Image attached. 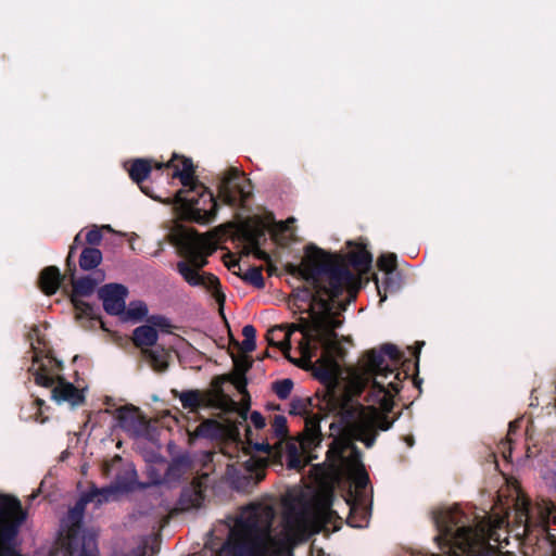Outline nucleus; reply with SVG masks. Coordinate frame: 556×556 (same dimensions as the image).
Here are the masks:
<instances>
[{
  "mask_svg": "<svg viewBox=\"0 0 556 556\" xmlns=\"http://www.w3.org/2000/svg\"><path fill=\"white\" fill-rule=\"evenodd\" d=\"M305 285L292 291L290 303L300 314L294 326L302 333L299 342L301 358L311 362L320 349L321 354L315 367V377L324 383L337 381L343 356V349L337 342L336 329L341 326L338 319L346 303L336 299L344 291L349 298L357 289L358 279L342 263L339 256L311 245L296 268Z\"/></svg>",
  "mask_w": 556,
  "mask_h": 556,
  "instance_id": "f257e3e1",
  "label": "nucleus"
},
{
  "mask_svg": "<svg viewBox=\"0 0 556 556\" xmlns=\"http://www.w3.org/2000/svg\"><path fill=\"white\" fill-rule=\"evenodd\" d=\"M433 521L438 530L435 542L443 552L433 556H486L490 541L508 544L509 534L520 540L533 528L545 531L549 522L556 523V505L541 498L531 506L518 495L511 507L496 504L492 514L482 517L453 506L433 511Z\"/></svg>",
  "mask_w": 556,
  "mask_h": 556,
  "instance_id": "f03ea898",
  "label": "nucleus"
},
{
  "mask_svg": "<svg viewBox=\"0 0 556 556\" xmlns=\"http://www.w3.org/2000/svg\"><path fill=\"white\" fill-rule=\"evenodd\" d=\"M327 504L311 508L302 503L285 507L281 529H273L276 511L268 504H251L228 525V538L223 544L226 556H292L298 541L306 540L333 516Z\"/></svg>",
  "mask_w": 556,
  "mask_h": 556,
  "instance_id": "7ed1b4c3",
  "label": "nucleus"
},
{
  "mask_svg": "<svg viewBox=\"0 0 556 556\" xmlns=\"http://www.w3.org/2000/svg\"><path fill=\"white\" fill-rule=\"evenodd\" d=\"M379 377L375 378L372 384V405L364 406L358 401L336 396H330L324 403V407L338 416V420L331 425V430H337L338 437L333 439L328 456L353 476L357 489H365L369 478L362 463V453L354 442L359 441L370 448L379 431L392 427L394 419L389 418V413L393 408L394 395L401 390L399 376L388 383Z\"/></svg>",
  "mask_w": 556,
  "mask_h": 556,
  "instance_id": "20e7f679",
  "label": "nucleus"
},
{
  "mask_svg": "<svg viewBox=\"0 0 556 556\" xmlns=\"http://www.w3.org/2000/svg\"><path fill=\"white\" fill-rule=\"evenodd\" d=\"M401 361L402 353L396 345L386 343L380 348V350H371L366 353L361 370L355 372L351 378L349 390L343 392H337L334 389L328 390L323 399L316 400V404H313L312 401L308 400L293 399L290 404V414L292 415L307 414L308 405L318 406L320 413H323V416L319 414H309L305 417V426L299 441L302 451L309 454L320 444V420L323 417L330 415L334 417L330 426L338 420V416L334 413H331L328 408L324 407V403L327 399L336 396L356 401L354 396H358L366 389H369L366 399L372 404L370 395L375 378L379 375V379L388 383L390 380H394V376H399V381L401 382L402 372L397 370V365Z\"/></svg>",
  "mask_w": 556,
  "mask_h": 556,
  "instance_id": "39448f33",
  "label": "nucleus"
},
{
  "mask_svg": "<svg viewBox=\"0 0 556 556\" xmlns=\"http://www.w3.org/2000/svg\"><path fill=\"white\" fill-rule=\"evenodd\" d=\"M179 250L186 258L176 265L178 274L191 287H203L211 291L218 302H224V294L219 291V280L216 276L200 270L207 265V257L216 250V243L207 235L187 231L180 236Z\"/></svg>",
  "mask_w": 556,
  "mask_h": 556,
  "instance_id": "423d86ee",
  "label": "nucleus"
},
{
  "mask_svg": "<svg viewBox=\"0 0 556 556\" xmlns=\"http://www.w3.org/2000/svg\"><path fill=\"white\" fill-rule=\"evenodd\" d=\"M167 166L174 168L173 177L179 178L184 187L175 194V203L179 205L181 215L201 225L213 223L217 203L213 193L195 180L192 161L182 157L176 163L174 157Z\"/></svg>",
  "mask_w": 556,
  "mask_h": 556,
  "instance_id": "0eeeda50",
  "label": "nucleus"
},
{
  "mask_svg": "<svg viewBox=\"0 0 556 556\" xmlns=\"http://www.w3.org/2000/svg\"><path fill=\"white\" fill-rule=\"evenodd\" d=\"M105 486L91 488L85 492L62 520L63 548L58 556H98L97 538L83 527L87 504L94 502L96 507L116 498L117 493H105Z\"/></svg>",
  "mask_w": 556,
  "mask_h": 556,
  "instance_id": "6e6552de",
  "label": "nucleus"
},
{
  "mask_svg": "<svg viewBox=\"0 0 556 556\" xmlns=\"http://www.w3.org/2000/svg\"><path fill=\"white\" fill-rule=\"evenodd\" d=\"M61 364L50 356H39L35 352L34 362L29 371L34 376L36 384L51 388V399L58 403H67L72 407L79 406L85 401L81 390L73 383L66 382L59 377Z\"/></svg>",
  "mask_w": 556,
  "mask_h": 556,
  "instance_id": "1a4fd4ad",
  "label": "nucleus"
},
{
  "mask_svg": "<svg viewBox=\"0 0 556 556\" xmlns=\"http://www.w3.org/2000/svg\"><path fill=\"white\" fill-rule=\"evenodd\" d=\"M218 194L228 205L243 206L252 194L251 181L238 169L231 168L220 179Z\"/></svg>",
  "mask_w": 556,
  "mask_h": 556,
  "instance_id": "9d476101",
  "label": "nucleus"
},
{
  "mask_svg": "<svg viewBox=\"0 0 556 556\" xmlns=\"http://www.w3.org/2000/svg\"><path fill=\"white\" fill-rule=\"evenodd\" d=\"M267 464V458L250 455L243 463L244 472L233 478V488L240 492L252 491L265 478Z\"/></svg>",
  "mask_w": 556,
  "mask_h": 556,
  "instance_id": "9b49d317",
  "label": "nucleus"
},
{
  "mask_svg": "<svg viewBox=\"0 0 556 556\" xmlns=\"http://www.w3.org/2000/svg\"><path fill=\"white\" fill-rule=\"evenodd\" d=\"M127 295V288L119 283H108L99 290L103 308L110 315L117 316L125 313Z\"/></svg>",
  "mask_w": 556,
  "mask_h": 556,
  "instance_id": "f8f14e48",
  "label": "nucleus"
},
{
  "mask_svg": "<svg viewBox=\"0 0 556 556\" xmlns=\"http://www.w3.org/2000/svg\"><path fill=\"white\" fill-rule=\"evenodd\" d=\"M271 437L277 439V442L270 444L268 441L250 443L251 448L255 453L270 454L274 446L280 447L283 440L288 435L287 418L283 415H275L270 424Z\"/></svg>",
  "mask_w": 556,
  "mask_h": 556,
  "instance_id": "ddd939ff",
  "label": "nucleus"
},
{
  "mask_svg": "<svg viewBox=\"0 0 556 556\" xmlns=\"http://www.w3.org/2000/svg\"><path fill=\"white\" fill-rule=\"evenodd\" d=\"M137 472L132 467H128L122 475H117L115 481L105 486V493H117V495L134 491L141 483L136 480Z\"/></svg>",
  "mask_w": 556,
  "mask_h": 556,
  "instance_id": "4468645a",
  "label": "nucleus"
},
{
  "mask_svg": "<svg viewBox=\"0 0 556 556\" xmlns=\"http://www.w3.org/2000/svg\"><path fill=\"white\" fill-rule=\"evenodd\" d=\"M160 466L163 468L165 484L178 482L185 475L189 467L188 457L180 456L167 463L165 459L160 460Z\"/></svg>",
  "mask_w": 556,
  "mask_h": 556,
  "instance_id": "2eb2a0df",
  "label": "nucleus"
},
{
  "mask_svg": "<svg viewBox=\"0 0 556 556\" xmlns=\"http://www.w3.org/2000/svg\"><path fill=\"white\" fill-rule=\"evenodd\" d=\"M172 393L179 400L181 407L190 413H197L200 408H204L205 392L191 389L185 391L173 390Z\"/></svg>",
  "mask_w": 556,
  "mask_h": 556,
  "instance_id": "dca6fc26",
  "label": "nucleus"
},
{
  "mask_svg": "<svg viewBox=\"0 0 556 556\" xmlns=\"http://www.w3.org/2000/svg\"><path fill=\"white\" fill-rule=\"evenodd\" d=\"M117 421L118 426L132 437H138L142 432V422L126 407L117 410Z\"/></svg>",
  "mask_w": 556,
  "mask_h": 556,
  "instance_id": "f3484780",
  "label": "nucleus"
},
{
  "mask_svg": "<svg viewBox=\"0 0 556 556\" xmlns=\"http://www.w3.org/2000/svg\"><path fill=\"white\" fill-rule=\"evenodd\" d=\"M61 275L60 270L55 266L46 267L39 278V285L41 290L50 295L56 292L60 286Z\"/></svg>",
  "mask_w": 556,
  "mask_h": 556,
  "instance_id": "a211bd4d",
  "label": "nucleus"
},
{
  "mask_svg": "<svg viewBox=\"0 0 556 556\" xmlns=\"http://www.w3.org/2000/svg\"><path fill=\"white\" fill-rule=\"evenodd\" d=\"M159 339L157 331L150 325L137 327L132 332L134 344L138 348L153 346Z\"/></svg>",
  "mask_w": 556,
  "mask_h": 556,
  "instance_id": "6ab92c4d",
  "label": "nucleus"
},
{
  "mask_svg": "<svg viewBox=\"0 0 556 556\" xmlns=\"http://www.w3.org/2000/svg\"><path fill=\"white\" fill-rule=\"evenodd\" d=\"M204 408H217L225 412L236 410L237 403L223 392H205Z\"/></svg>",
  "mask_w": 556,
  "mask_h": 556,
  "instance_id": "aec40b11",
  "label": "nucleus"
},
{
  "mask_svg": "<svg viewBox=\"0 0 556 556\" xmlns=\"http://www.w3.org/2000/svg\"><path fill=\"white\" fill-rule=\"evenodd\" d=\"M271 225L270 222L266 223L264 220H258L254 225H244L242 232L245 240L252 248H257L260 245V240L265 236V231Z\"/></svg>",
  "mask_w": 556,
  "mask_h": 556,
  "instance_id": "412c9836",
  "label": "nucleus"
},
{
  "mask_svg": "<svg viewBox=\"0 0 556 556\" xmlns=\"http://www.w3.org/2000/svg\"><path fill=\"white\" fill-rule=\"evenodd\" d=\"M203 501L204 495L202 490L198 488H190L182 491L179 498V505L182 510H190L201 507Z\"/></svg>",
  "mask_w": 556,
  "mask_h": 556,
  "instance_id": "4be33fe9",
  "label": "nucleus"
},
{
  "mask_svg": "<svg viewBox=\"0 0 556 556\" xmlns=\"http://www.w3.org/2000/svg\"><path fill=\"white\" fill-rule=\"evenodd\" d=\"M195 434L200 438L215 440L224 434V427L214 419H205L195 429Z\"/></svg>",
  "mask_w": 556,
  "mask_h": 556,
  "instance_id": "5701e85b",
  "label": "nucleus"
},
{
  "mask_svg": "<svg viewBox=\"0 0 556 556\" xmlns=\"http://www.w3.org/2000/svg\"><path fill=\"white\" fill-rule=\"evenodd\" d=\"M144 354L149 364L155 371L163 372L167 369L169 355L163 348L144 351Z\"/></svg>",
  "mask_w": 556,
  "mask_h": 556,
  "instance_id": "b1692460",
  "label": "nucleus"
},
{
  "mask_svg": "<svg viewBox=\"0 0 556 556\" xmlns=\"http://www.w3.org/2000/svg\"><path fill=\"white\" fill-rule=\"evenodd\" d=\"M102 261V253L97 248H85L79 257V266L83 270L96 268Z\"/></svg>",
  "mask_w": 556,
  "mask_h": 556,
  "instance_id": "393cba45",
  "label": "nucleus"
},
{
  "mask_svg": "<svg viewBox=\"0 0 556 556\" xmlns=\"http://www.w3.org/2000/svg\"><path fill=\"white\" fill-rule=\"evenodd\" d=\"M151 173V165L147 160L138 159L134 161L129 168V176L130 178L137 182L140 184L143 180H146Z\"/></svg>",
  "mask_w": 556,
  "mask_h": 556,
  "instance_id": "a878e982",
  "label": "nucleus"
},
{
  "mask_svg": "<svg viewBox=\"0 0 556 556\" xmlns=\"http://www.w3.org/2000/svg\"><path fill=\"white\" fill-rule=\"evenodd\" d=\"M101 279L102 276L99 279H93L90 276H86L80 279L73 280L74 293L83 296L90 295Z\"/></svg>",
  "mask_w": 556,
  "mask_h": 556,
  "instance_id": "bb28decb",
  "label": "nucleus"
},
{
  "mask_svg": "<svg viewBox=\"0 0 556 556\" xmlns=\"http://www.w3.org/2000/svg\"><path fill=\"white\" fill-rule=\"evenodd\" d=\"M348 260L353 267L359 270H366L369 268L372 257L368 251L357 250L350 252L348 254Z\"/></svg>",
  "mask_w": 556,
  "mask_h": 556,
  "instance_id": "cd10ccee",
  "label": "nucleus"
},
{
  "mask_svg": "<svg viewBox=\"0 0 556 556\" xmlns=\"http://www.w3.org/2000/svg\"><path fill=\"white\" fill-rule=\"evenodd\" d=\"M148 314V306L142 301L130 302L127 311L123 315L124 320L138 321Z\"/></svg>",
  "mask_w": 556,
  "mask_h": 556,
  "instance_id": "c85d7f7f",
  "label": "nucleus"
},
{
  "mask_svg": "<svg viewBox=\"0 0 556 556\" xmlns=\"http://www.w3.org/2000/svg\"><path fill=\"white\" fill-rule=\"evenodd\" d=\"M286 463L289 469L301 470L305 466L295 443L286 444Z\"/></svg>",
  "mask_w": 556,
  "mask_h": 556,
  "instance_id": "c756f323",
  "label": "nucleus"
},
{
  "mask_svg": "<svg viewBox=\"0 0 556 556\" xmlns=\"http://www.w3.org/2000/svg\"><path fill=\"white\" fill-rule=\"evenodd\" d=\"M147 475L149 477L148 483H141L140 488H147L149 485H159V484H165L164 471L163 468L160 466V460L155 464L148 465L147 467Z\"/></svg>",
  "mask_w": 556,
  "mask_h": 556,
  "instance_id": "7c9ffc66",
  "label": "nucleus"
},
{
  "mask_svg": "<svg viewBox=\"0 0 556 556\" xmlns=\"http://www.w3.org/2000/svg\"><path fill=\"white\" fill-rule=\"evenodd\" d=\"M243 280L257 289H263L265 287L262 269L258 267L249 268L243 275Z\"/></svg>",
  "mask_w": 556,
  "mask_h": 556,
  "instance_id": "2f4dec72",
  "label": "nucleus"
},
{
  "mask_svg": "<svg viewBox=\"0 0 556 556\" xmlns=\"http://www.w3.org/2000/svg\"><path fill=\"white\" fill-rule=\"evenodd\" d=\"M293 381L289 378L273 383V390L280 400H286L291 394Z\"/></svg>",
  "mask_w": 556,
  "mask_h": 556,
  "instance_id": "473e14b6",
  "label": "nucleus"
},
{
  "mask_svg": "<svg viewBox=\"0 0 556 556\" xmlns=\"http://www.w3.org/2000/svg\"><path fill=\"white\" fill-rule=\"evenodd\" d=\"M378 266L386 273H392L396 268V255L393 253L383 254L378 258Z\"/></svg>",
  "mask_w": 556,
  "mask_h": 556,
  "instance_id": "72a5a7b5",
  "label": "nucleus"
},
{
  "mask_svg": "<svg viewBox=\"0 0 556 556\" xmlns=\"http://www.w3.org/2000/svg\"><path fill=\"white\" fill-rule=\"evenodd\" d=\"M148 321L155 329L159 328L167 331L172 327L169 319L161 315L151 316Z\"/></svg>",
  "mask_w": 556,
  "mask_h": 556,
  "instance_id": "f704fd0d",
  "label": "nucleus"
},
{
  "mask_svg": "<svg viewBox=\"0 0 556 556\" xmlns=\"http://www.w3.org/2000/svg\"><path fill=\"white\" fill-rule=\"evenodd\" d=\"M102 232L101 230L94 226L86 233V241L91 245H99L102 241Z\"/></svg>",
  "mask_w": 556,
  "mask_h": 556,
  "instance_id": "c9c22d12",
  "label": "nucleus"
},
{
  "mask_svg": "<svg viewBox=\"0 0 556 556\" xmlns=\"http://www.w3.org/2000/svg\"><path fill=\"white\" fill-rule=\"evenodd\" d=\"M348 523L354 528H363L367 525L366 515L363 516V519L361 521H357L356 520V509L354 507H352L351 514L348 517Z\"/></svg>",
  "mask_w": 556,
  "mask_h": 556,
  "instance_id": "e433bc0d",
  "label": "nucleus"
},
{
  "mask_svg": "<svg viewBox=\"0 0 556 556\" xmlns=\"http://www.w3.org/2000/svg\"><path fill=\"white\" fill-rule=\"evenodd\" d=\"M250 421L256 429H263L266 425L265 418L257 410H253L250 414Z\"/></svg>",
  "mask_w": 556,
  "mask_h": 556,
  "instance_id": "4c0bfd02",
  "label": "nucleus"
},
{
  "mask_svg": "<svg viewBox=\"0 0 556 556\" xmlns=\"http://www.w3.org/2000/svg\"><path fill=\"white\" fill-rule=\"evenodd\" d=\"M295 218L290 217L285 222H275L274 219L270 220V223L275 226V229L280 232H286L290 228V224L294 223Z\"/></svg>",
  "mask_w": 556,
  "mask_h": 556,
  "instance_id": "58836bf2",
  "label": "nucleus"
},
{
  "mask_svg": "<svg viewBox=\"0 0 556 556\" xmlns=\"http://www.w3.org/2000/svg\"><path fill=\"white\" fill-rule=\"evenodd\" d=\"M242 336H243V339H245V340H251L253 342H256L255 341L256 330H255L254 326H252V325H245L242 328Z\"/></svg>",
  "mask_w": 556,
  "mask_h": 556,
  "instance_id": "ea45409f",
  "label": "nucleus"
},
{
  "mask_svg": "<svg viewBox=\"0 0 556 556\" xmlns=\"http://www.w3.org/2000/svg\"><path fill=\"white\" fill-rule=\"evenodd\" d=\"M80 243H81V240H80V232H79L75 236L74 241H73L72 245L70 247V251H68V255H67V260H66L68 266L71 265V260L74 256L76 249L78 248V245Z\"/></svg>",
  "mask_w": 556,
  "mask_h": 556,
  "instance_id": "a19ab883",
  "label": "nucleus"
},
{
  "mask_svg": "<svg viewBox=\"0 0 556 556\" xmlns=\"http://www.w3.org/2000/svg\"><path fill=\"white\" fill-rule=\"evenodd\" d=\"M511 440L510 438L508 437L507 440L505 442H502L501 443V452L503 454V457L505 459H509L511 457Z\"/></svg>",
  "mask_w": 556,
  "mask_h": 556,
  "instance_id": "79ce46f5",
  "label": "nucleus"
},
{
  "mask_svg": "<svg viewBox=\"0 0 556 556\" xmlns=\"http://www.w3.org/2000/svg\"><path fill=\"white\" fill-rule=\"evenodd\" d=\"M256 348V342L243 339L241 343V350L245 353L253 352Z\"/></svg>",
  "mask_w": 556,
  "mask_h": 556,
  "instance_id": "37998d69",
  "label": "nucleus"
},
{
  "mask_svg": "<svg viewBox=\"0 0 556 556\" xmlns=\"http://www.w3.org/2000/svg\"><path fill=\"white\" fill-rule=\"evenodd\" d=\"M75 306H76V308L81 309L83 313L86 314V315H89L91 309H92L89 304L83 303V302H79V301H76V300H75Z\"/></svg>",
  "mask_w": 556,
  "mask_h": 556,
  "instance_id": "c03bdc74",
  "label": "nucleus"
},
{
  "mask_svg": "<svg viewBox=\"0 0 556 556\" xmlns=\"http://www.w3.org/2000/svg\"><path fill=\"white\" fill-rule=\"evenodd\" d=\"M290 336L291 333H286L285 336V340L280 343V349L286 353L287 351L290 350L291 348V344H290Z\"/></svg>",
  "mask_w": 556,
  "mask_h": 556,
  "instance_id": "a18cd8bd",
  "label": "nucleus"
},
{
  "mask_svg": "<svg viewBox=\"0 0 556 556\" xmlns=\"http://www.w3.org/2000/svg\"><path fill=\"white\" fill-rule=\"evenodd\" d=\"M253 249L255 250V255H256L258 258L264 260V261H266V260L268 258L267 253H266V252H264V251H262V250H260V248H258V247H257V248H253Z\"/></svg>",
  "mask_w": 556,
  "mask_h": 556,
  "instance_id": "49530a36",
  "label": "nucleus"
},
{
  "mask_svg": "<svg viewBox=\"0 0 556 556\" xmlns=\"http://www.w3.org/2000/svg\"><path fill=\"white\" fill-rule=\"evenodd\" d=\"M515 428H516V421L515 422H510L509 424L508 435H510L515 431Z\"/></svg>",
  "mask_w": 556,
  "mask_h": 556,
  "instance_id": "de8ad7c7",
  "label": "nucleus"
},
{
  "mask_svg": "<svg viewBox=\"0 0 556 556\" xmlns=\"http://www.w3.org/2000/svg\"><path fill=\"white\" fill-rule=\"evenodd\" d=\"M38 331H39V329H38L37 327H34V328H33V333H34L35 336H38Z\"/></svg>",
  "mask_w": 556,
  "mask_h": 556,
  "instance_id": "09e8293b",
  "label": "nucleus"
},
{
  "mask_svg": "<svg viewBox=\"0 0 556 556\" xmlns=\"http://www.w3.org/2000/svg\"><path fill=\"white\" fill-rule=\"evenodd\" d=\"M554 406H555V409H556V397H555V405Z\"/></svg>",
  "mask_w": 556,
  "mask_h": 556,
  "instance_id": "8fccbe9b",
  "label": "nucleus"
}]
</instances>
